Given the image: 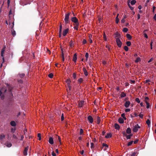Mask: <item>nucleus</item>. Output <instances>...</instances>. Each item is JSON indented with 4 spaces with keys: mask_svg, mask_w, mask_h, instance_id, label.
<instances>
[{
    "mask_svg": "<svg viewBox=\"0 0 156 156\" xmlns=\"http://www.w3.org/2000/svg\"><path fill=\"white\" fill-rule=\"evenodd\" d=\"M3 90H4V93H5L7 91V89L3 87L0 90V96L2 100H3L5 98V95L4 94H2V91H3Z\"/></svg>",
    "mask_w": 156,
    "mask_h": 156,
    "instance_id": "1",
    "label": "nucleus"
},
{
    "mask_svg": "<svg viewBox=\"0 0 156 156\" xmlns=\"http://www.w3.org/2000/svg\"><path fill=\"white\" fill-rule=\"evenodd\" d=\"M70 14V13L69 12L65 15L64 20L65 21V23L66 24L69 23L70 22L69 20V16Z\"/></svg>",
    "mask_w": 156,
    "mask_h": 156,
    "instance_id": "2",
    "label": "nucleus"
},
{
    "mask_svg": "<svg viewBox=\"0 0 156 156\" xmlns=\"http://www.w3.org/2000/svg\"><path fill=\"white\" fill-rule=\"evenodd\" d=\"M122 134L123 135V136H126V138L127 139H130L131 137L133 135V134L132 133L129 134V135H127L126 132L125 131H122Z\"/></svg>",
    "mask_w": 156,
    "mask_h": 156,
    "instance_id": "3",
    "label": "nucleus"
},
{
    "mask_svg": "<svg viewBox=\"0 0 156 156\" xmlns=\"http://www.w3.org/2000/svg\"><path fill=\"white\" fill-rule=\"evenodd\" d=\"M116 41L117 43V46L119 48L121 47L122 43L121 41H120V40L119 39V38H117L116 39Z\"/></svg>",
    "mask_w": 156,
    "mask_h": 156,
    "instance_id": "4",
    "label": "nucleus"
},
{
    "mask_svg": "<svg viewBox=\"0 0 156 156\" xmlns=\"http://www.w3.org/2000/svg\"><path fill=\"white\" fill-rule=\"evenodd\" d=\"M72 21L75 23V24L79 23L78 20L76 17H72L71 19Z\"/></svg>",
    "mask_w": 156,
    "mask_h": 156,
    "instance_id": "5",
    "label": "nucleus"
},
{
    "mask_svg": "<svg viewBox=\"0 0 156 156\" xmlns=\"http://www.w3.org/2000/svg\"><path fill=\"white\" fill-rule=\"evenodd\" d=\"M140 128V126L138 124H137L134 126L133 130L134 132H136L138 131V129Z\"/></svg>",
    "mask_w": 156,
    "mask_h": 156,
    "instance_id": "6",
    "label": "nucleus"
},
{
    "mask_svg": "<svg viewBox=\"0 0 156 156\" xmlns=\"http://www.w3.org/2000/svg\"><path fill=\"white\" fill-rule=\"evenodd\" d=\"M29 148V146H27L24 148L23 151V154L24 155H27V151Z\"/></svg>",
    "mask_w": 156,
    "mask_h": 156,
    "instance_id": "7",
    "label": "nucleus"
},
{
    "mask_svg": "<svg viewBox=\"0 0 156 156\" xmlns=\"http://www.w3.org/2000/svg\"><path fill=\"white\" fill-rule=\"evenodd\" d=\"M87 119L90 123H92L93 122V119L91 115L88 116Z\"/></svg>",
    "mask_w": 156,
    "mask_h": 156,
    "instance_id": "8",
    "label": "nucleus"
},
{
    "mask_svg": "<svg viewBox=\"0 0 156 156\" xmlns=\"http://www.w3.org/2000/svg\"><path fill=\"white\" fill-rule=\"evenodd\" d=\"M69 30V29L68 28H67L64 30L63 31V35L64 36H66L67 34L68 33Z\"/></svg>",
    "mask_w": 156,
    "mask_h": 156,
    "instance_id": "9",
    "label": "nucleus"
},
{
    "mask_svg": "<svg viewBox=\"0 0 156 156\" xmlns=\"http://www.w3.org/2000/svg\"><path fill=\"white\" fill-rule=\"evenodd\" d=\"M130 101H126L125 103L124 104V106L126 108H128L130 105Z\"/></svg>",
    "mask_w": 156,
    "mask_h": 156,
    "instance_id": "10",
    "label": "nucleus"
},
{
    "mask_svg": "<svg viewBox=\"0 0 156 156\" xmlns=\"http://www.w3.org/2000/svg\"><path fill=\"white\" fill-rule=\"evenodd\" d=\"M114 127L115 129L119 130L120 129V126L117 123H115L114 124Z\"/></svg>",
    "mask_w": 156,
    "mask_h": 156,
    "instance_id": "11",
    "label": "nucleus"
},
{
    "mask_svg": "<svg viewBox=\"0 0 156 156\" xmlns=\"http://www.w3.org/2000/svg\"><path fill=\"white\" fill-rule=\"evenodd\" d=\"M115 38H116V39L117 38H119V37H120V34H119V33L117 32L115 33Z\"/></svg>",
    "mask_w": 156,
    "mask_h": 156,
    "instance_id": "12",
    "label": "nucleus"
},
{
    "mask_svg": "<svg viewBox=\"0 0 156 156\" xmlns=\"http://www.w3.org/2000/svg\"><path fill=\"white\" fill-rule=\"evenodd\" d=\"M5 46L4 47H3L2 49L1 50V55L2 57H3V54L4 53L5 49Z\"/></svg>",
    "mask_w": 156,
    "mask_h": 156,
    "instance_id": "13",
    "label": "nucleus"
},
{
    "mask_svg": "<svg viewBox=\"0 0 156 156\" xmlns=\"http://www.w3.org/2000/svg\"><path fill=\"white\" fill-rule=\"evenodd\" d=\"M48 142H49V143L51 144H53V143H54L53 140V138L52 137H50L49 138V140H48Z\"/></svg>",
    "mask_w": 156,
    "mask_h": 156,
    "instance_id": "14",
    "label": "nucleus"
},
{
    "mask_svg": "<svg viewBox=\"0 0 156 156\" xmlns=\"http://www.w3.org/2000/svg\"><path fill=\"white\" fill-rule=\"evenodd\" d=\"M84 102L83 101H81L78 104V106L80 107H82L83 105Z\"/></svg>",
    "mask_w": 156,
    "mask_h": 156,
    "instance_id": "15",
    "label": "nucleus"
},
{
    "mask_svg": "<svg viewBox=\"0 0 156 156\" xmlns=\"http://www.w3.org/2000/svg\"><path fill=\"white\" fill-rule=\"evenodd\" d=\"M83 71L84 73V75H85V76H87L88 75V73L87 71V70L85 68V67L83 68Z\"/></svg>",
    "mask_w": 156,
    "mask_h": 156,
    "instance_id": "16",
    "label": "nucleus"
},
{
    "mask_svg": "<svg viewBox=\"0 0 156 156\" xmlns=\"http://www.w3.org/2000/svg\"><path fill=\"white\" fill-rule=\"evenodd\" d=\"M75 26L74 27V28L76 30H78V26L79 25V23H77V24H74Z\"/></svg>",
    "mask_w": 156,
    "mask_h": 156,
    "instance_id": "17",
    "label": "nucleus"
},
{
    "mask_svg": "<svg viewBox=\"0 0 156 156\" xmlns=\"http://www.w3.org/2000/svg\"><path fill=\"white\" fill-rule=\"evenodd\" d=\"M131 133V130L130 128H128L126 130V133L127 134H129Z\"/></svg>",
    "mask_w": 156,
    "mask_h": 156,
    "instance_id": "18",
    "label": "nucleus"
},
{
    "mask_svg": "<svg viewBox=\"0 0 156 156\" xmlns=\"http://www.w3.org/2000/svg\"><path fill=\"white\" fill-rule=\"evenodd\" d=\"M118 122L119 123L121 124L123 123L124 122L123 119L121 117H120L119 119Z\"/></svg>",
    "mask_w": 156,
    "mask_h": 156,
    "instance_id": "19",
    "label": "nucleus"
},
{
    "mask_svg": "<svg viewBox=\"0 0 156 156\" xmlns=\"http://www.w3.org/2000/svg\"><path fill=\"white\" fill-rule=\"evenodd\" d=\"M76 60H77V54L76 53H75L74 55L73 60L74 62H76Z\"/></svg>",
    "mask_w": 156,
    "mask_h": 156,
    "instance_id": "20",
    "label": "nucleus"
},
{
    "mask_svg": "<svg viewBox=\"0 0 156 156\" xmlns=\"http://www.w3.org/2000/svg\"><path fill=\"white\" fill-rule=\"evenodd\" d=\"M10 124L12 126H15L16 125L15 122L14 121H11L10 122Z\"/></svg>",
    "mask_w": 156,
    "mask_h": 156,
    "instance_id": "21",
    "label": "nucleus"
},
{
    "mask_svg": "<svg viewBox=\"0 0 156 156\" xmlns=\"http://www.w3.org/2000/svg\"><path fill=\"white\" fill-rule=\"evenodd\" d=\"M126 36L128 40H131L132 37L130 34H126Z\"/></svg>",
    "mask_w": 156,
    "mask_h": 156,
    "instance_id": "22",
    "label": "nucleus"
},
{
    "mask_svg": "<svg viewBox=\"0 0 156 156\" xmlns=\"http://www.w3.org/2000/svg\"><path fill=\"white\" fill-rule=\"evenodd\" d=\"M66 82L67 83V85H70L71 81L70 79H67Z\"/></svg>",
    "mask_w": 156,
    "mask_h": 156,
    "instance_id": "23",
    "label": "nucleus"
},
{
    "mask_svg": "<svg viewBox=\"0 0 156 156\" xmlns=\"http://www.w3.org/2000/svg\"><path fill=\"white\" fill-rule=\"evenodd\" d=\"M112 134L111 133H108L105 136V137L107 138H110L112 136Z\"/></svg>",
    "mask_w": 156,
    "mask_h": 156,
    "instance_id": "24",
    "label": "nucleus"
},
{
    "mask_svg": "<svg viewBox=\"0 0 156 156\" xmlns=\"http://www.w3.org/2000/svg\"><path fill=\"white\" fill-rule=\"evenodd\" d=\"M121 97V98H122L124 97H125L126 96V94L125 93H124L123 92H121V94L120 95Z\"/></svg>",
    "mask_w": 156,
    "mask_h": 156,
    "instance_id": "25",
    "label": "nucleus"
},
{
    "mask_svg": "<svg viewBox=\"0 0 156 156\" xmlns=\"http://www.w3.org/2000/svg\"><path fill=\"white\" fill-rule=\"evenodd\" d=\"M97 124H99L100 123V122H101V119H100V118L98 116L97 117Z\"/></svg>",
    "mask_w": 156,
    "mask_h": 156,
    "instance_id": "26",
    "label": "nucleus"
},
{
    "mask_svg": "<svg viewBox=\"0 0 156 156\" xmlns=\"http://www.w3.org/2000/svg\"><path fill=\"white\" fill-rule=\"evenodd\" d=\"M119 14H118L115 18V23L117 24L119 22V19L118 18Z\"/></svg>",
    "mask_w": 156,
    "mask_h": 156,
    "instance_id": "27",
    "label": "nucleus"
},
{
    "mask_svg": "<svg viewBox=\"0 0 156 156\" xmlns=\"http://www.w3.org/2000/svg\"><path fill=\"white\" fill-rule=\"evenodd\" d=\"M141 59L139 57H138L135 60V62L136 63H137L140 61Z\"/></svg>",
    "mask_w": 156,
    "mask_h": 156,
    "instance_id": "28",
    "label": "nucleus"
},
{
    "mask_svg": "<svg viewBox=\"0 0 156 156\" xmlns=\"http://www.w3.org/2000/svg\"><path fill=\"white\" fill-rule=\"evenodd\" d=\"M145 103H146V105H147L146 108H149V107H150V105H149V103H148V102L147 101H145Z\"/></svg>",
    "mask_w": 156,
    "mask_h": 156,
    "instance_id": "29",
    "label": "nucleus"
},
{
    "mask_svg": "<svg viewBox=\"0 0 156 156\" xmlns=\"http://www.w3.org/2000/svg\"><path fill=\"white\" fill-rule=\"evenodd\" d=\"M146 123L147 124L148 126H149L150 125V123H151V121L149 119H147V120L146 121Z\"/></svg>",
    "mask_w": 156,
    "mask_h": 156,
    "instance_id": "30",
    "label": "nucleus"
},
{
    "mask_svg": "<svg viewBox=\"0 0 156 156\" xmlns=\"http://www.w3.org/2000/svg\"><path fill=\"white\" fill-rule=\"evenodd\" d=\"M133 141L132 140L130 141L127 144V146H131L133 144Z\"/></svg>",
    "mask_w": 156,
    "mask_h": 156,
    "instance_id": "31",
    "label": "nucleus"
},
{
    "mask_svg": "<svg viewBox=\"0 0 156 156\" xmlns=\"http://www.w3.org/2000/svg\"><path fill=\"white\" fill-rule=\"evenodd\" d=\"M136 2L135 0H133L130 3L132 5H133L136 3Z\"/></svg>",
    "mask_w": 156,
    "mask_h": 156,
    "instance_id": "32",
    "label": "nucleus"
},
{
    "mask_svg": "<svg viewBox=\"0 0 156 156\" xmlns=\"http://www.w3.org/2000/svg\"><path fill=\"white\" fill-rule=\"evenodd\" d=\"M5 138V135L3 134H1L0 135V140H2Z\"/></svg>",
    "mask_w": 156,
    "mask_h": 156,
    "instance_id": "33",
    "label": "nucleus"
},
{
    "mask_svg": "<svg viewBox=\"0 0 156 156\" xmlns=\"http://www.w3.org/2000/svg\"><path fill=\"white\" fill-rule=\"evenodd\" d=\"M48 76L50 78H52L53 76V74L52 73H50L48 74Z\"/></svg>",
    "mask_w": 156,
    "mask_h": 156,
    "instance_id": "34",
    "label": "nucleus"
},
{
    "mask_svg": "<svg viewBox=\"0 0 156 156\" xmlns=\"http://www.w3.org/2000/svg\"><path fill=\"white\" fill-rule=\"evenodd\" d=\"M126 44L128 46H129L131 45V43L129 41H127L126 42Z\"/></svg>",
    "mask_w": 156,
    "mask_h": 156,
    "instance_id": "35",
    "label": "nucleus"
},
{
    "mask_svg": "<svg viewBox=\"0 0 156 156\" xmlns=\"http://www.w3.org/2000/svg\"><path fill=\"white\" fill-rule=\"evenodd\" d=\"M85 56L86 58V60L87 61V59L89 57V54L87 52L85 54Z\"/></svg>",
    "mask_w": 156,
    "mask_h": 156,
    "instance_id": "36",
    "label": "nucleus"
},
{
    "mask_svg": "<svg viewBox=\"0 0 156 156\" xmlns=\"http://www.w3.org/2000/svg\"><path fill=\"white\" fill-rule=\"evenodd\" d=\"M37 136L39 138V140H41V133H39L37 134Z\"/></svg>",
    "mask_w": 156,
    "mask_h": 156,
    "instance_id": "37",
    "label": "nucleus"
},
{
    "mask_svg": "<svg viewBox=\"0 0 156 156\" xmlns=\"http://www.w3.org/2000/svg\"><path fill=\"white\" fill-rule=\"evenodd\" d=\"M83 79L82 78H80L78 80V82L81 83L83 81Z\"/></svg>",
    "mask_w": 156,
    "mask_h": 156,
    "instance_id": "38",
    "label": "nucleus"
},
{
    "mask_svg": "<svg viewBox=\"0 0 156 156\" xmlns=\"http://www.w3.org/2000/svg\"><path fill=\"white\" fill-rule=\"evenodd\" d=\"M12 146V144L11 143H7L6 146L8 147H10Z\"/></svg>",
    "mask_w": 156,
    "mask_h": 156,
    "instance_id": "39",
    "label": "nucleus"
},
{
    "mask_svg": "<svg viewBox=\"0 0 156 156\" xmlns=\"http://www.w3.org/2000/svg\"><path fill=\"white\" fill-rule=\"evenodd\" d=\"M124 49L126 51H128L129 48L127 46H125L124 47Z\"/></svg>",
    "mask_w": 156,
    "mask_h": 156,
    "instance_id": "40",
    "label": "nucleus"
},
{
    "mask_svg": "<svg viewBox=\"0 0 156 156\" xmlns=\"http://www.w3.org/2000/svg\"><path fill=\"white\" fill-rule=\"evenodd\" d=\"M128 30V29L126 28H124L123 29L122 31L125 32H127Z\"/></svg>",
    "mask_w": 156,
    "mask_h": 156,
    "instance_id": "41",
    "label": "nucleus"
},
{
    "mask_svg": "<svg viewBox=\"0 0 156 156\" xmlns=\"http://www.w3.org/2000/svg\"><path fill=\"white\" fill-rule=\"evenodd\" d=\"M12 34L13 36H14L16 35V33L15 31L14 30H13L12 31Z\"/></svg>",
    "mask_w": 156,
    "mask_h": 156,
    "instance_id": "42",
    "label": "nucleus"
},
{
    "mask_svg": "<svg viewBox=\"0 0 156 156\" xmlns=\"http://www.w3.org/2000/svg\"><path fill=\"white\" fill-rule=\"evenodd\" d=\"M83 130L82 129H80V134L81 135L83 134Z\"/></svg>",
    "mask_w": 156,
    "mask_h": 156,
    "instance_id": "43",
    "label": "nucleus"
},
{
    "mask_svg": "<svg viewBox=\"0 0 156 156\" xmlns=\"http://www.w3.org/2000/svg\"><path fill=\"white\" fill-rule=\"evenodd\" d=\"M135 101L137 102L138 103H139L140 102V101L139 99L138 98H136Z\"/></svg>",
    "mask_w": 156,
    "mask_h": 156,
    "instance_id": "44",
    "label": "nucleus"
},
{
    "mask_svg": "<svg viewBox=\"0 0 156 156\" xmlns=\"http://www.w3.org/2000/svg\"><path fill=\"white\" fill-rule=\"evenodd\" d=\"M25 74L24 73H22L21 74H19V76L20 78H23L24 77Z\"/></svg>",
    "mask_w": 156,
    "mask_h": 156,
    "instance_id": "45",
    "label": "nucleus"
},
{
    "mask_svg": "<svg viewBox=\"0 0 156 156\" xmlns=\"http://www.w3.org/2000/svg\"><path fill=\"white\" fill-rule=\"evenodd\" d=\"M91 146L90 147L91 149H93L94 147V144L93 143H91L90 144Z\"/></svg>",
    "mask_w": 156,
    "mask_h": 156,
    "instance_id": "46",
    "label": "nucleus"
},
{
    "mask_svg": "<svg viewBox=\"0 0 156 156\" xmlns=\"http://www.w3.org/2000/svg\"><path fill=\"white\" fill-rule=\"evenodd\" d=\"M64 120V117L63 114L62 113V114L61 117V120L62 121H63Z\"/></svg>",
    "mask_w": 156,
    "mask_h": 156,
    "instance_id": "47",
    "label": "nucleus"
},
{
    "mask_svg": "<svg viewBox=\"0 0 156 156\" xmlns=\"http://www.w3.org/2000/svg\"><path fill=\"white\" fill-rule=\"evenodd\" d=\"M73 40H71L70 42V47H72L73 44Z\"/></svg>",
    "mask_w": 156,
    "mask_h": 156,
    "instance_id": "48",
    "label": "nucleus"
},
{
    "mask_svg": "<svg viewBox=\"0 0 156 156\" xmlns=\"http://www.w3.org/2000/svg\"><path fill=\"white\" fill-rule=\"evenodd\" d=\"M57 137L58 138V140L60 142V144H61V139L60 137L58 136H57Z\"/></svg>",
    "mask_w": 156,
    "mask_h": 156,
    "instance_id": "49",
    "label": "nucleus"
},
{
    "mask_svg": "<svg viewBox=\"0 0 156 156\" xmlns=\"http://www.w3.org/2000/svg\"><path fill=\"white\" fill-rule=\"evenodd\" d=\"M102 146L103 147H108V145H107V144H106L104 143H103L102 144Z\"/></svg>",
    "mask_w": 156,
    "mask_h": 156,
    "instance_id": "50",
    "label": "nucleus"
},
{
    "mask_svg": "<svg viewBox=\"0 0 156 156\" xmlns=\"http://www.w3.org/2000/svg\"><path fill=\"white\" fill-rule=\"evenodd\" d=\"M87 42L86 40L85 39H83L82 41V44H85L87 43Z\"/></svg>",
    "mask_w": 156,
    "mask_h": 156,
    "instance_id": "51",
    "label": "nucleus"
},
{
    "mask_svg": "<svg viewBox=\"0 0 156 156\" xmlns=\"http://www.w3.org/2000/svg\"><path fill=\"white\" fill-rule=\"evenodd\" d=\"M103 38L105 41H107V38L106 37V36L105 34L104 33L103 34Z\"/></svg>",
    "mask_w": 156,
    "mask_h": 156,
    "instance_id": "52",
    "label": "nucleus"
},
{
    "mask_svg": "<svg viewBox=\"0 0 156 156\" xmlns=\"http://www.w3.org/2000/svg\"><path fill=\"white\" fill-rule=\"evenodd\" d=\"M128 6L129 7V8H130V9L131 10H133V9H134L133 7H132L129 4H128Z\"/></svg>",
    "mask_w": 156,
    "mask_h": 156,
    "instance_id": "53",
    "label": "nucleus"
},
{
    "mask_svg": "<svg viewBox=\"0 0 156 156\" xmlns=\"http://www.w3.org/2000/svg\"><path fill=\"white\" fill-rule=\"evenodd\" d=\"M62 60L63 62L64 60V53H62Z\"/></svg>",
    "mask_w": 156,
    "mask_h": 156,
    "instance_id": "54",
    "label": "nucleus"
},
{
    "mask_svg": "<svg viewBox=\"0 0 156 156\" xmlns=\"http://www.w3.org/2000/svg\"><path fill=\"white\" fill-rule=\"evenodd\" d=\"M62 25L61 24H60L59 26V31H62Z\"/></svg>",
    "mask_w": 156,
    "mask_h": 156,
    "instance_id": "55",
    "label": "nucleus"
},
{
    "mask_svg": "<svg viewBox=\"0 0 156 156\" xmlns=\"http://www.w3.org/2000/svg\"><path fill=\"white\" fill-rule=\"evenodd\" d=\"M130 111V109L129 108H126L125 109V111L126 112H128Z\"/></svg>",
    "mask_w": 156,
    "mask_h": 156,
    "instance_id": "56",
    "label": "nucleus"
},
{
    "mask_svg": "<svg viewBox=\"0 0 156 156\" xmlns=\"http://www.w3.org/2000/svg\"><path fill=\"white\" fill-rule=\"evenodd\" d=\"M138 141H139V140L138 139L136 140H135L133 142L134 144H136L138 143Z\"/></svg>",
    "mask_w": 156,
    "mask_h": 156,
    "instance_id": "57",
    "label": "nucleus"
},
{
    "mask_svg": "<svg viewBox=\"0 0 156 156\" xmlns=\"http://www.w3.org/2000/svg\"><path fill=\"white\" fill-rule=\"evenodd\" d=\"M67 87L69 88V90H71V87L70 86V85H68Z\"/></svg>",
    "mask_w": 156,
    "mask_h": 156,
    "instance_id": "58",
    "label": "nucleus"
},
{
    "mask_svg": "<svg viewBox=\"0 0 156 156\" xmlns=\"http://www.w3.org/2000/svg\"><path fill=\"white\" fill-rule=\"evenodd\" d=\"M130 83H131L132 84H134L135 83V80H130Z\"/></svg>",
    "mask_w": 156,
    "mask_h": 156,
    "instance_id": "59",
    "label": "nucleus"
},
{
    "mask_svg": "<svg viewBox=\"0 0 156 156\" xmlns=\"http://www.w3.org/2000/svg\"><path fill=\"white\" fill-rule=\"evenodd\" d=\"M12 137L16 139H17V137L16 136L15 134L13 135Z\"/></svg>",
    "mask_w": 156,
    "mask_h": 156,
    "instance_id": "60",
    "label": "nucleus"
},
{
    "mask_svg": "<svg viewBox=\"0 0 156 156\" xmlns=\"http://www.w3.org/2000/svg\"><path fill=\"white\" fill-rule=\"evenodd\" d=\"M52 156H56V154L54 152V151H53L52 153Z\"/></svg>",
    "mask_w": 156,
    "mask_h": 156,
    "instance_id": "61",
    "label": "nucleus"
},
{
    "mask_svg": "<svg viewBox=\"0 0 156 156\" xmlns=\"http://www.w3.org/2000/svg\"><path fill=\"white\" fill-rule=\"evenodd\" d=\"M73 77L74 79H75L76 78V75L75 73H73Z\"/></svg>",
    "mask_w": 156,
    "mask_h": 156,
    "instance_id": "62",
    "label": "nucleus"
},
{
    "mask_svg": "<svg viewBox=\"0 0 156 156\" xmlns=\"http://www.w3.org/2000/svg\"><path fill=\"white\" fill-rule=\"evenodd\" d=\"M139 116L141 119H143V114H140L139 115Z\"/></svg>",
    "mask_w": 156,
    "mask_h": 156,
    "instance_id": "63",
    "label": "nucleus"
},
{
    "mask_svg": "<svg viewBox=\"0 0 156 156\" xmlns=\"http://www.w3.org/2000/svg\"><path fill=\"white\" fill-rule=\"evenodd\" d=\"M153 19L155 20H156V14H155L153 17Z\"/></svg>",
    "mask_w": 156,
    "mask_h": 156,
    "instance_id": "64",
    "label": "nucleus"
}]
</instances>
